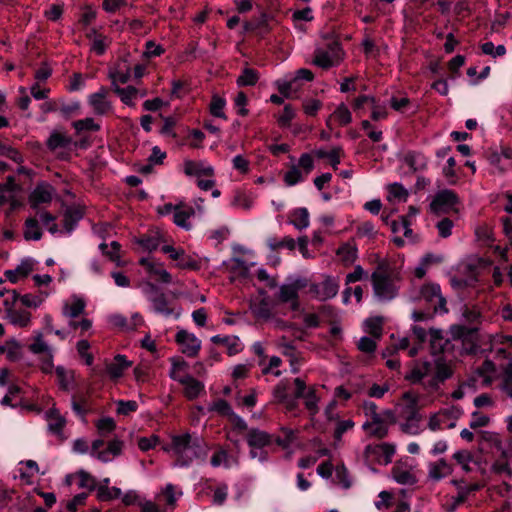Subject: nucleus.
Segmentation results:
<instances>
[{
    "label": "nucleus",
    "mask_w": 512,
    "mask_h": 512,
    "mask_svg": "<svg viewBox=\"0 0 512 512\" xmlns=\"http://www.w3.org/2000/svg\"><path fill=\"white\" fill-rule=\"evenodd\" d=\"M85 302L81 298H73L72 302H66L63 306L62 313L64 316L75 319L85 310Z\"/></svg>",
    "instance_id": "obj_33"
},
{
    "label": "nucleus",
    "mask_w": 512,
    "mask_h": 512,
    "mask_svg": "<svg viewBox=\"0 0 512 512\" xmlns=\"http://www.w3.org/2000/svg\"><path fill=\"white\" fill-rule=\"evenodd\" d=\"M290 223L295 228L302 230L309 225V213L306 208L295 209L291 214Z\"/></svg>",
    "instance_id": "obj_42"
},
{
    "label": "nucleus",
    "mask_w": 512,
    "mask_h": 512,
    "mask_svg": "<svg viewBox=\"0 0 512 512\" xmlns=\"http://www.w3.org/2000/svg\"><path fill=\"white\" fill-rule=\"evenodd\" d=\"M148 299L152 304L154 312L166 317H169L174 313V309L169 306L165 294L154 284H149Z\"/></svg>",
    "instance_id": "obj_13"
},
{
    "label": "nucleus",
    "mask_w": 512,
    "mask_h": 512,
    "mask_svg": "<svg viewBox=\"0 0 512 512\" xmlns=\"http://www.w3.org/2000/svg\"><path fill=\"white\" fill-rule=\"evenodd\" d=\"M336 254L344 264L350 265L357 257V249L350 244H343L337 249Z\"/></svg>",
    "instance_id": "obj_45"
},
{
    "label": "nucleus",
    "mask_w": 512,
    "mask_h": 512,
    "mask_svg": "<svg viewBox=\"0 0 512 512\" xmlns=\"http://www.w3.org/2000/svg\"><path fill=\"white\" fill-rule=\"evenodd\" d=\"M121 489L118 487H109L107 485H100L97 489V497L100 501H109L117 499L121 496Z\"/></svg>",
    "instance_id": "obj_49"
},
{
    "label": "nucleus",
    "mask_w": 512,
    "mask_h": 512,
    "mask_svg": "<svg viewBox=\"0 0 512 512\" xmlns=\"http://www.w3.org/2000/svg\"><path fill=\"white\" fill-rule=\"evenodd\" d=\"M428 468V480L432 482H439L442 479L448 477L453 472V467L444 458H441L435 462H430Z\"/></svg>",
    "instance_id": "obj_18"
},
{
    "label": "nucleus",
    "mask_w": 512,
    "mask_h": 512,
    "mask_svg": "<svg viewBox=\"0 0 512 512\" xmlns=\"http://www.w3.org/2000/svg\"><path fill=\"white\" fill-rule=\"evenodd\" d=\"M334 118L339 125L346 126L352 121V115L345 104H340L334 111V113L327 120V126H330L331 119Z\"/></svg>",
    "instance_id": "obj_41"
},
{
    "label": "nucleus",
    "mask_w": 512,
    "mask_h": 512,
    "mask_svg": "<svg viewBox=\"0 0 512 512\" xmlns=\"http://www.w3.org/2000/svg\"><path fill=\"white\" fill-rule=\"evenodd\" d=\"M281 432L283 436L274 435V443L282 448H287L294 440V431L288 428H282Z\"/></svg>",
    "instance_id": "obj_58"
},
{
    "label": "nucleus",
    "mask_w": 512,
    "mask_h": 512,
    "mask_svg": "<svg viewBox=\"0 0 512 512\" xmlns=\"http://www.w3.org/2000/svg\"><path fill=\"white\" fill-rule=\"evenodd\" d=\"M339 290V283L332 277L327 276L321 283L312 284L310 286V293L321 300L325 301L335 297Z\"/></svg>",
    "instance_id": "obj_14"
},
{
    "label": "nucleus",
    "mask_w": 512,
    "mask_h": 512,
    "mask_svg": "<svg viewBox=\"0 0 512 512\" xmlns=\"http://www.w3.org/2000/svg\"><path fill=\"white\" fill-rule=\"evenodd\" d=\"M211 342L217 345H224L227 347L229 355L237 354L240 349L239 339L236 336H221L215 335L211 337Z\"/></svg>",
    "instance_id": "obj_30"
},
{
    "label": "nucleus",
    "mask_w": 512,
    "mask_h": 512,
    "mask_svg": "<svg viewBox=\"0 0 512 512\" xmlns=\"http://www.w3.org/2000/svg\"><path fill=\"white\" fill-rule=\"evenodd\" d=\"M259 80V73L253 68L246 67L242 70L237 78V85L239 87L254 86Z\"/></svg>",
    "instance_id": "obj_38"
},
{
    "label": "nucleus",
    "mask_w": 512,
    "mask_h": 512,
    "mask_svg": "<svg viewBox=\"0 0 512 512\" xmlns=\"http://www.w3.org/2000/svg\"><path fill=\"white\" fill-rule=\"evenodd\" d=\"M107 95L108 89L104 86L100 87L97 92L89 95L88 103L96 115H105L112 110V105L107 100Z\"/></svg>",
    "instance_id": "obj_16"
},
{
    "label": "nucleus",
    "mask_w": 512,
    "mask_h": 512,
    "mask_svg": "<svg viewBox=\"0 0 512 512\" xmlns=\"http://www.w3.org/2000/svg\"><path fill=\"white\" fill-rule=\"evenodd\" d=\"M175 458V465L188 467L195 460L205 461L208 454V446L202 437L196 433H183L173 435L171 443L163 447Z\"/></svg>",
    "instance_id": "obj_1"
},
{
    "label": "nucleus",
    "mask_w": 512,
    "mask_h": 512,
    "mask_svg": "<svg viewBox=\"0 0 512 512\" xmlns=\"http://www.w3.org/2000/svg\"><path fill=\"white\" fill-rule=\"evenodd\" d=\"M42 230L36 218L30 217L24 223V239L27 241H38L42 238Z\"/></svg>",
    "instance_id": "obj_28"
},
{
    "label": "nucleus",
    "mask_w": 512,
    "mask_h": 512,
    "mask_svg": "<svg viewBox=\"0 0 512 512\" xmlns=\"http://www.w3.org/2000/svg\"><path fill=\"white\" fill-rule=\"evenodd\" d=\"M131 366L124 355L115 356L114 360L107 365V373L112 379L120 378L124 371Z\"/></svg>",
    "instance_id": "obj_25"
},
{
    "label": "nucleus",
    "mask_w": 512,
    "mask_h": 512,
    "mask_svg": "<svg viewBox=\"0 0 512 512\" xmlns=\"http://www.w3.org/2000/svg\"><path fill=\"white\" fill-rule=\"evenodd\" d=\"M175 341L180 346L181 352L188 357H196L201 349V340L195 334L182 329L175 335Z\"/></svg>",
    "instance_id": "obj_11"
},
{
    "label": "nucleus",
    "mask_w": 512,
    "mask_h": 512,
    "mask_svg": "<svg viewBox=\"0 0 512 512\" xmlns=\"http://www.w3.org/2000/svg\"><path fill=\"white\" fill-rule=\"evenodd\" d=\"M410 226L411 222L408 219V216H400L398 220H393L390 223L391 231L394 234L403 232L406 237H409L412 234Z\"/></svg>",
    "instance_id": "obj_47"
},
{
    "label": "nucleus",
    "mask_w": 512,
    "mask_h": 512,
    "mask_svg": "<svg viewBox=\"0 0 512 512\" xmlns=\"http://www.w3.org/2000/svg\"><path fill=\"white\" fill-rule=\"evenodd\" d=\"M399 274L388 265L379 264L371 275L375 296L382 301H389L398 294Z\"/></svg>",
    "instance_id": "obj_3"
},
{
    "label": "nucleus",
    "mask_w": 512,
    "mask_h": 512,
    "mask_svg": "<svg viewBox=\"0 0 512 512\" xmlns=\"http://www.w3.org/2000/svg\"><path fill=\"white\" fill-rule=\"evenodd\" d=\"M139 264L144 266L150 275L157 277L160 282L168 284L172 281L171 274L163 268L162 264L151 262L146 258H141Z\"/></svg>",
    "instance_id": "obj_20"
},
{
    "label": "nucleus",
    "mask_w": 512,
    "mask_h": 512,
    "mask_svg": "<svg viewBox=\"0 0 512 512\" xmlns=\"http://www.w3.org/2000/svg\"><path fill=\"white\" fill-rule=\"evenodd\" d=\"M307 286V280L297 278L291 283L282 284L279 287L277 300L280 303H289L293 311H297L300 307L299 291Z\"/></svg>",
    "instance_id": "obj_7"
},
{
    "label": "nucleus",
    "mask_w": 512,
    "mask_h": 512,
    "mask_svg": "<svg viewBox=\"0 0 512 512\" xmlns=\"http://www.w3.org/2000/svg\"><path fill=\"white\" fill-rule=\"evenodd\" d=\"M72 143V138L66 133L54 130L47 139L46 145L49 150L55 151L59 148H66Z\"/></svg>",
    "instance_id": "obj_26"
},
{
    "label": "nucleus",
    "mask_w": 512,
    "mask_h": 512,
    "mask_svg": "<svg viewBox=\"0 0 512 512\" xmlns=\"http://www.w3.org/2000/svg\"><path fill=\"white\" fill-rule=\"evenodd\" d=\"M33 271V260L24 259L12 270H6L4 275L11 283H16L20 279L27 277Z\"/></svg>",
    "instance_id": "obj_21"
},
{
    "label": "nucleus",
    "mask_w": 512,
    "mask_h": 512,
    "mask_svg": "<svg viewBox=\"0 0 512 512\" xmlns=\"http://www.w3.org/2000/svg\"><path fill=\"white\" fill-rule=\"evenodd\" d=\"M29 351L36 355H46L52 353L51 348L48 344L43 340L42 334H38L33 343L29 345Z\"/></svg>",
    "instance_id": "obj_53"
},
{
    "label": "nucleus",
    "mask_w": 512,
    "mask_h": 512,
    "mask_svg": "<svg viewBox=\"0 0 512 512\" xmlns=\"http://www.w3.org/2000/svg\"><path fill=\"white\" fill-rule=\"evenodd\" d=\"M453 459L461 465L465 472L470 471L469 463L472 460V455L468 450H460L453 454Z\"/></svg>",
    "instance_id": "obj_57"
},
{
    "label": "nucleus",
    "mask_w": 512,
    "mask_h": 512,
    "mask_svg": "<svg viewBox=\"0 0 512 512\" xmlns=\"http://www.w3.org/2000/svg\"><path fill=\"white\" fill-rule=\"evenodd\" d=\"M273 397L278 403L286 401L289 397L287 383L280 381L273 389Z\"/></svg>",
    "instance_id": "obj_63"
},
{
    "label": "nucleus",
    "mask_w": 512,
    "mask_h": 512,
    "mask_svg": "<svg viewBox=\"0 0 512 512\" xmlns=\"http://www.w3.org/2000/svg\"><path fill=\"white\" fill-rule=\"evenodd\" d=\"M71 406L72 410L83 419L92 410L89 398L84 394L73 396Z\"/></svg>",
    "instance_id": "obj_32"
},
{
    "label": "nucleus",
    "mask_w": 512,
    "mask_h": 512,
    "mask_svg": "<svg viewBox=\"0 0 512 512\" xmlns=\"http://www.w3.org/2000/svg\"><path fill=\"white\" fill-rule=\"evenodd\" d=\"M321 107L322 102L318 99H308L303 102V111L308 116H315Z\"/></svg>",
    "instance_id": "obj_62"
},
{
    "label": "nucleus",
    "mask_w": 512,
    "mask_h": 512,
    "mask_svg": "<svg viewBox=\"0 0 512 512\" xmlns=\"http://www.w3.org/2000/svg\"><path fill=\"white\" fill-rule=\"evenodd\" d=\"M7 318L15 326L27 327L31 321V314L26 310H8Z\"/></svg>",
    "instance_id": "obj_36"
},
{
    "label": "nucleus",
    "mask_w": 512,
    "mask_h": 512,
    "mask_svg": "<svg viewBox=\"0 0 512 512\" xmlns=\"http://www.w3.org/2000/svg\"><path fill=\"white\" fill-rule=\"evenodd\" d=\"M135 242L144 250L154 251L159 247L160 235L158 232H150L136 238Z\"/></svg>",
    "instance_id": "obj_35"
},
{
    "label": "nucleus",
    "mask_w": 512,
    "mask_h": 512,
    "mask_svg": "<svg viewBox=\"0 0 512 512\" xmlns=\"http://www.w3.org/2000/svg\"><path fill=\"white\" fill-rule=\"evenodd\" d=\"M341 46L337 41H331L326 47H318L314 52L313 63L323 69H329L339 63Z\"/></svg>",
    "instance_id": "obj_6"
},
{
    "label": "nucleus",
    "mask_w": 512,
    "mask_h": 512,
    "mask_svg": "<svg viewBox=\"0 0 512 512\" xmlns=\"http://www.w3.org/2000/svg\"><path fill=\"white\" fill-rule=\"evenodd\" d=\"M306 177L307 176H305V174L299 170L298 166L293 165L285 173L283 180L287 186H294V185L304 181V179Z\"/></svg>",
    "instance_id": "obj_51"
},
{
    "label": "nucleus",
    "mask_w": 512,
    "mask_h": 512,
    "mask_svg": "<svg viewBox=\"0 0 512 512\" xmlns=\"http://www.w3.org/2000/svg\"><path fill=\"white\" fill-rule=\"evenodd\" d=\"M232 205L244 210H248L252 206V200L246 193L237 191L234 195Z\"/></svg>",
    "instance_id": "obj_60"
},
{
    "label": "nucleus",
    "mask_w": 512,
    "mask_h": 512,
    "mask_svg": "<svg viewBox=\"0 0 512 512\" xmlns=\"http://www.w3.org/2000/svg\"><path fill=\"white\" fill-rule=\"evenodd\" d=\"M122 447L123 442L118 439H114L108 443L106 450L97 453V458L102 462H107L110 460L109 454H112L113 456L120 455Z\"/></svg>",
    "instance_id": "obj_43"
},
{
    "label": "nucleus",
    "mask_w": 512,
    "mask_h": 512,
    "mask_svg": "<svg viewBox=\"0 0 512 512\" xmlns=\"http://www.w3.org/2000/svg\"><path fill=\"white\" fill-rule=\"evenodd\" d=\"M295 117V110L290 104L284 106L282 114L278 117V124L283 128L290 126L291 121Z\"/></svg>",
    "instance_id": "obj_59"
},
{
    "label": "nucleus",
    "mask_w": 512,
    "mask_h": 512,
    "mask_svg": "<svg viewBox=\"0 0 512 512\" xmlns=\"http://www.w3.org/2000/svg\"><path fill=\"white\" fill-rule=\"evenodd\" d=\"M176 265L180 269L198 270L200 268V263L191 256L187 255L185 251L177 260Z\"/></svg>",
    "instance_id": "obj_56"
},
{
    "label": "nucleus",
    "mask_w": 512,
    "mask_h": 512,
    "mask_svg": "<svg viewBox=\"0 0 512 512\" xmlns=\"http://www.w3.org/2000/svg\"><path fill=\"white\" fill-rule=\"evenodd\" d=\"M184 172L187 176H210L214 175L212 166L207 165L203 161L186 160L184 162Z\"/></svg>",
    "instance_id": "obj_19"
},
{
    "label": "nucleus",
    "mask_w": 512,
    "mask_h": 512,
    "mask_svg": "<svg viewBox=\"0 0 512 512\" xmlns=\"http://www.w3.org/2000/svg\"><path fill=\"white\" fill-rule=\"evenodd\" d=\"M363 430H365L370 436L383 439L388 434V426L382 419V417L376 420L367 421L362 426Z\"/></svg>",
    "instance_id": "obj_23"
},
{
    "label": "nucleus",
    "mask_w": 512,
    "mask_h": 512,
    "mask_svg": "<svg viewBox=\"0 0 512 512\" xmlns=\"http://www.w3.org/2000/svg\"><path fill=\"white\" fill-rule=\"evenodd\" d=\"M48 420V429L52 434L62 436L63 429L66 425V419L60 414L56 408H51L46 412Z\"/></svg>",
    "instance_id": "obj_22"
},
{
    "label": "nucleus",
    "mask_w": 512,
    "mask_h": 512,
    "mask_svg": "<svg viewBox=\"0 0 512 512\" xmlns=\"http://www.w3.org/2000/svg\"><path fill=\"white\" fill-rule=\"evenodd\" d=\"M114 92L120 97L124 104L128 106H134V100L138 97L139 89L135 88L134 86H127L125 88L116 86Z\"/></svg>",
    "instance_id": "obj_39"
},
{
    "label": "nucleus",
    "mask_w": 512,
    "mask_h": 512,
    "mask_svg": "<svg viewBox=\"0 0 512 512\" xmlns=\"http://www.w3.org/2000/svg\"><path fill=\"white\" fill-rule=\"evenodd\" d=\"M55 372L57 375L59 387L64 391H68L74 382V372L71 370H66L62 366L56 367Z\"/></svg>",
    "instance_id": "obj_40"
},
{
    "label": "nucleus",
    "mask_w": 512,
    "mask_h": 512,
    "mask_svg": "<svg viewBox=\"0 0 512 512\" xmlns=\"http://www.w3.org/2000/svg\"><path fill=\"white\" fill-rule=\"evenodd\" d=\"M293 383L295 385V398L303 399V404L309 417L314 419L320 411L319 403L321 396L319 395L318 386H307L306 382L300 377L295 378Z\"/></svg>",
    "instance_id": "obj_5"
},
{
    "label": "nucleus",
    "mask_w": 512,
    "mask_h": 512,
    "mask_svg": "<svg viewBox=\"0 0 512 512\" xmlns=\"http://www.w3.org/2000/svg\"><path fill=\"white\" fill-rule=\"evenodd\" d=\"M476 374L483 378L485 383L491 381V376L495 372V365L491 360L486 359L479 367L475 370Z\"/></svg>",
    "instance_id": "obj_54"
},
{
    "label": "nucleus",
    "mask_w": 512,
    "mask_h": 512,
    "mask_svg": "<svg viewBox=\"0 0 512 512\" xmlns=\"http://www.w3.org/2000/svg\"><path fill=\"white\" fill-rule=\"evenodd\" d=\"M245 440L250 448L249 455L251 458H257L261 462L267 461L268 453L265 448L274 443L273 434L259 428H251L247 431Z\"/></svg>",
    "instance_id": "obj_4"
},
{
    "label": "nucleus",
    "mask_w": 512,
    "mask_h": 512,
    "mask_svg": "<svg viewBox=\"0 0 512 512\" xmlns=\"http://www.w3.org/2000/svg\"><path fill=\"white\" fill-rule=\"evenodd\" d=\"M453 372L450 365L443 357H436L434 360H417L405 379L412 384L420 383L425 377H430L424 383L425 388L436 391L440 384L444 383L452 376Z\"/></svg>",
    "instance_id": "obj_2"
},
{
    "label": "nucleus",
    "mask_w": 512,
    "mask_h": 512,
    "mask_svg": "<svg viewBox=\"0 0 512 512\" xmlns=\"http://www.w3.org/2000/svg\"><path fill=\"white\" fill-rule=\"evenodd\" d=\"M501 389L509 398L512 399V366L505 370Z\"/></svg>",
    "instance_id": "obj_64"
},
{
    "label": "nucleus",
    "mask_w": 512,
    "mask_h": 512,
    "mask_svg": "<svg viewBox=\"0 0 512 512\" xmlns=\"http://www.w3.org/2000/svg\"><path fill=\"white\" fill-rule=\"evenodd\" d=\"M394 453L395 446L389 443L367 445L364 451L367 459L376 460L383 465L391 463Z\"/></svg>",
    "instance_id": "obj_12"
},
{
    "label": "nucleus",
    "mask_w": 512,
    "mask_h": 512,
    "mask_svg": "<svg viewBox=\"0 0 512 512\" xmlns=\"http://www.w3.org/2000/svg\"><path fill=\"white\" fill-rule=\"evenodd\" d=\"M210 463H211L212 467H214V468H217L220 466H223L225 468H230L232 466V464L237 465L238 460H237V458L231 457L227 450H225L223 448H219L212 455Z\"/></svg>",
    "instance_id": "obj_27"
},
{
    "label": "nucleus",
    "mask_w": 512,
    "mask_h": 512,
    "mask_svg": "<svg viewBox=\"0 0 512 512\" xmlns=\"http://www.w3.org/2000/svg\"><path fill=\"white\" fill-rule=\"evenodd\" d=\"M83 213L79 208L69 207L65 210L63 226L67 233H71L77 223L82 219Z\"/></svg>",
    "instance_id": "obj_29"
},
{
    "label": "nucleus",
    "mask_w": 512,
    "mask_h": 512,
    "mask_svg": "<svg viewBox=\"0 0 512 512\" xmlns=\"http://www.w3.org/2000/svg\"><path fill=\"white\" fill-rule=\"evenodd\" d=\"M404 161L413 171L424 170L427 167L426 157L418 152H408Z\"/></svg>",
    "instance_id": "obj_37"
},
{
    "label": "nucleus",
    "mask_w": 512,
    "mask_h": 512,
    "mask_svg": "<svg viewBox=\"0 0 512 512\" xmlns=\"http://www.w3.org/2000/svg\"><path fill=\"white\" fill-rule=\"evenodd\" d=\"M394 480L403 485H413L416 482L415 476L408 470L395 467L392 470Z\"/></svg>",
    "instance_id": "obj_52"
},
{
    "label": "nucleus",
    "mask_w": 512,
    "mask_h": 512,
    "mask_svg": "<svg viewBox=\"0 0 512 512\" xmlns=\"http://www.w3.org/2000/svg\"><path fill=\"white\" fill-rule=\"evenodd\" d=\"M79 477V487L86 488L89 491H92L96 487V480L92 477L88 472L81 470L78 472Z\"/></svg>",
    "instance_id": "obj_61"
},
{
    "label": "nucleus",
    "mask_w": 512,
    "mask_h": 512,
    "mask_svg": "<svg viewBox=\"0 0 512 512\" xmlns=\"http://www.w3.org/2000/svg\"><path fill=\"white\" fill-rule=\"evenodd\" d=\"M109 78L112 82L113 90L116 89V86H119V84H125L130 79V71L129 68L122 69L120 67H117L115 69H111L109 71Z\"/></svg>",
    "instance_id": "obj_44"
},
{
    "label": "nucleus",
    "mask_w": 512,
    "mask_h": 512,
    "mask_svg": "<svg viewBox=\"0 0 512 512\" xmlns=\"http://www.w3.org/2000/svg\"><path fill=\"white\" fill-rule=\"evenodd\" d=\"M449 333L452 340H459L462 342L463 350L466 354L476 353L478 349L476 328L455 324L450 327Z\"/></svg>",
    "instance_id": "obj_8"
},
{
    "label": "nucleus",
    "mask_w": 512,
    "mask_h": 512,
    "mask_svg": "<svg viewBox=\"0 0 512 512\" xmlns=\"http://www.w3.org/2000/svg\"><path fill=\"white\" fill-rule=\"evenodd\" d=\"M92 51H94L97 55H103L107 48V38L101 34H97L96 30L93 29L88 35V38H92Z\"/></svg>",
    "instance_id": "obj_50"
},
{
    "label": "nucleus",
    "mask_w": 512,
    "mask_h": 512,
    "mask_svg": "<svg viewBox=\"0 0 512 512\" xmlns=\"http://www.w3.org/2000/svg\"><path fill=\"white\" fill-rule=\"evenodd\" d=\"M171 370L169 372V376L175 381V377L183 378L185 376H189L186 373L188 369V363L181 358H171Z\"/></svg>",
    "instance_id": "obj_46"
},
{
    "label": "nucleus",
    "mask_w": 512,
    "mask_h": 512,
    "mask_svg": "<svg viewBox=\"0 0 512 512\" xmlns=\"http://www.w3.org/2000/svg\"><path fill=\"white\" fill-rule=\"evenodd\" d=\"M175 381L183 386V395L188 400L197 399L205 390L204 384L191 375L183 378L175 377Z\"/></svg>",
    "instance_id": "obj_17"
},
{
    "label": "nucleus",
    "mask_w": 512,
    "mask_h": 512,
    "mask_svg": "<svg viewBox=\"0 0 512 512\" xmlns=\"http://www.w3.org/2000/svg\"><path fill=\"white\" fill-rule=\"evenodd\" d=\"M55 189L46 182L39 183L29 195L31 208L37 209L40 204L50 203L53 199Z\"/></svg>",
    "instance_id": "obj_15"
},
{
    "label": "nucleus",
    "mask_w": 512,
    "mask_h": 512,
    "mask_svg": "<svg viewBox=\"0 0 512 512\" xmlns=\"http://www.w3.org/2000/svg\"><path fill=\"white\" fill-rule=\"evenodd\" d=\"M266 243L271 251H279L281 249L292 251L296 247L295 240L290 236H285L282 239L272 236L266 240Z\"/></svg>",
    "instance_id": "obj_34"
},
{
    "label": "nucleus",
    "mask_w": 512,
    "mask_h": 512,
    "mask_svg": "<svg viewBox=\"0 0 512 512\" xmlns=\"http://www.w3.org/2000/svg\"><path fill=\"white\" fill-rule=\"evenodd\" d=\"M458 204V195L453 190L443 189L434 196L430 203V210L435 214H445L450 211H457L456 205Z\"/></svg>",
    "instance_id": "obj_9"
},
{
    "label": "nucleus",
    "mask_w": 512,
    "mask_h": 512,
    "mask_svg": "<svg viewBox=\"0 0 512 512\" xmlns=\"http://www.w3.org/2000/svg\"><path fill=\"white\" fill-rule=\"evenodd\" d=\"M225 105H226V101L224 98H222L216 94L213 95L210 105H209V111H210L211 115H213L214 117L227 119L225 112H224Z\"/></svg>",
    "instance_id": "obj_48"
},
{
    "label": "nucleus",
    "mask_w": 512,
    "mask_h": 512,
    "mask_svg": "<svg viewBox=\"0 0 512 512\" xmlns=\"http://www.w3.org/2000/svg\"><path fill=\"white\" fill-rule=\"evenodd\" d=\"M195 211L193 207L187 205H179L173 215V222L186 230L191 228V223L189 219L194 215Z\"/></svg>",
    "instance_id": "obj_24"
},
{
    "label": "nucleus",
    "mask_w": 512,
    "mask_h": 512,
    "mask_svg": "<svg viewBox=\"0 0 512 512\" xmlns=\"http://www.w3.org/2000/svg\"><path fill=\"white\" fill-rule=\"evenodd\" d=\"M420 295L423 300L429 303L434 313H446V300L441 294V288L436 283H427L421 287Z\"/></svg>",
    "instance_id": "obj_10"
},
{
    "label": "nucleus",
    "mask_w": 512,
    "mask_h": 512,
    "mask_svg": "<svg viewBox=\"0 0 512 512\" xmlns=\"http://www.w3.org/2000/svg\"><path fill=\"white\" fill-rule=\"evenodd\" d=\"M72 126L76 130L77 133H80L82 131L88 130V131H98L100 130V125L95 123L93 118H85L76 120L72 123Z\"/></svg>",
    "instance_id": "obj_55"
},
{
    "label": "nucleus",
    "mask_w": 512,
    "mask_h": 512,
    "mask_svg": "<svg viewBox=\"0 0 512 512\" xmlns=\"http://www.w3.org/2000/svg\"><path fill=\"white\" fill-rule=\"evenodd\" d=\"M429 334L430 345L434 352H444L448 349L450 341L444 338L442 330L431 328Z\"/></svg>",
    "instance_id": "obj_31"
}]
</instances>
